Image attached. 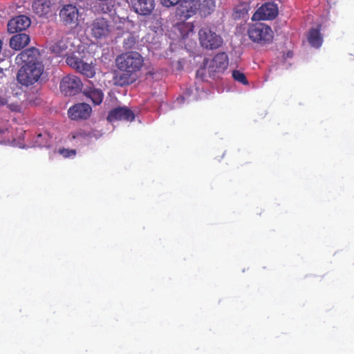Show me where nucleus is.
Returning <instances> with one entry per match:
<instances>
[{"label":"nucleus","instance_id":"21","mask_svg":"<svg viewBox=\"0 0 354 354\" xmlns=\"http://www.w3.org/2000/svg\"><path fill=\"white\" fill-rule=\"evenodd\" d=\"M69 136L72 140H86L93 136V133L90 131L84 129H79L70 133Z\"/></svg>","mask_w":354,"mask_h":354},{"label":"nucleus","instance_id":"13","mask_svg":"<svg viewBox=\"0 0 354 354\" xmlns=\"http://www.w3.org/2000/svg\"><path fill=\"white\" fill-rule=\"evenodd\" d=\"M51 0H35L32 3L33 12L39 17H47L52 13Z\"/></svg>","mask_w":354,"mask_h":354},{"label":"nucleus","instance_id":"23","mask_svg":"<svg viewBox=\"0 0 354 354\" xmlns=\"http://www.w3.org/2000/svg\"><path fill=\"white\" fill-rule=\"evenodd\" d=\"M31 24H7L8 30L10 33H17L25 30L30 26Z\"/></svg>","mask_w":354,"mask_h":354},{"label":"nucleus","instance_id":"22","mask_svg":"<svg viewBox=\"0 0 354 354\" xmlns=\"http://www.w3.org/2000/svg\"><path fill=\"white\" fill-rule=\"evenodd\" d=\"M194 28V24H174V25L175 30H178L183 38L187 37L189 32H192Z\"/></svg>","mask_w":354,"mask_h":354},{"label":"nucleus","instance_id":"27","mask_svg":"<svg viewBox=\"0 0 354 354\" xmlns=\"http://www.w3.org/2000/svg\"><path fill=\"white\" fill-rule=\"evenodd\" d=\"M232 75L235 81L241 83L243 85H248L249 84L245 75L238 70H234Z\"/></svg>","mask_w":354,"mask_h":354},{"label":"nucleus","instance_id":"5","mask_svg":"<svg viewBox=\"0 0 354 354\" xmlns=\"http://www.w3.org/2000/svg\"><path fill=\"white\" fill-rule=\"evenodd\" d=\"M71 33L69 28L65 24L63 28H60L57 33V40L53 41L49 46L50 53L61 56L68 48V35Z\"/></svg>","mask_w":354,"mask_h":354},{"label":"nucleus","instance_id":"31","mask_svg":"<svg viewBox=\"0 0 354 354\" xmlns=\"http://www.w3.org/2000/svg\"><path fill=\"white\" fill-rule=\"evenodd\" d=\"M96 1L101 2L102 3H109V2H111L113 0H95Z\"/></svg>","mask_w":354,"mask_h":354},{"label":"nucleus","instance_id":"1","mask_svg":"<svg viewBox=\"0 0 354 354\" xmlns=\"http://www.w3.org/2000/svg\"><path fill=\"white\" fill-rule=\"evenodd\" d=\"M144 63V57L137 51H129L118 55L115 66L118 71L113 77L115 84L125 86L135 83L139 78Z\"/></svg>","mask_w":354,"mask_h":354},{"label":"nucleus","instance_id":"11","mask_svg":"<svg viewBox=\"0 0 354 354\" xmlns=\"http://www.w3.org/2000/svg\"><path fill=\"white\" fill-rule=\"evenodd\" d=\"M91 111L88 104L77 103L69 108L68 115L71 120H86L90 117Z\"/></svg>","mask_w":354,"mask_h":354},{"label":"nucleus","instance_id":"14","mask_svg":"<svg viewBox=\"0 0 354 354\" xmlns=\"http://www.w3.org/2000/svg\"><path fill=\"white\" fill-rule=\"evenodd\" d=\"M306 39L311 47L319 48L324 42V37L321 33V25L317 28H310L306 34Z\"/></svg>","mask_w":354,"mask_h":354},{"label":"nucleus","instance_id":"4","mask_svg":"<svg viewBox=\"0 0 354 354\" xmlns=\"http://www.w3.org/2000/svg\"><path fill=\"white\" fill-rule=\"evenodd\" d=\"M198 36L201 45L206 49H216L223 44L222 37L208 27L201 28Z\"/></svg>","mask_w":354,"mask_h":354},{"label":"nucleus","instance_id":"15","mask_svg":"<svg viewBox=\"0 0 354 354\" xmlns=\"http://www.w3.org/2000/svg\"><path fill=\"white\" fill-rule=\"evenodd\" d=\"M59 17L64 22H77L79 20V10L75 6L67 4L60 10Z\"/></svg>","mask_w":354,"mask_h":354},{"label":"nucleus","instance_id":"25","mask_svg":"<svg viewBox=\"0 0 354 354\" xmlns=\"http://www.w3.org/2000/svg\"><path fill=\"white\" fill-rule=\"evenodd\" d=\"M138 37L133 35H129L124 39L123 48L125 50H130L135 47L136 44L138 42Z\"/></svg>","mask_w":354,"mask_h":354},{"label":"nucleus","instance_id":"26","mask_svg":"<svg viewBox=\"0 0 354 354\" xmlns=\"http://www.w3.org/2000/svg\"><path fill=\"white\" fill-rule=\"evenodd\" d=\"M233 19L246 21L249 19L248 10L245 8L236 9L233 13Z\"/></svg>","mask_w":354,"mask_h":354},{"label":"nucleus","instance_id":"2","mask_svg":"<svg viewBox=\"0 0 354 354\" xmlns=\"http://www.w3.org/2000/svg\"><path fill=\"white\" fill-rule=\"evenodd\" d=\"M249 39L254 43L264 46L272 42L274 32L266 24H251L248 30Z\"/></svg>","mask_w":354,"mask_h":354},{"label":"nucleus","instance_id":"3","mask_svg":"<svg viewBox=\"0 0 354 354\" xmlns=\"http://www.w3.org/2000/svg\"><path fill=\"white\" fill-rule=\"evenodd\" d=\"M44 66L42 62L23 65L17 73V80L23 85H32L39 80L44 73Z\"/></svg>","mask_w":354,"mask_h":354},{"label":"nucleus","instance_id":"10","mask_svg":"<svg viewBox=\"0 0 354 354\" xmlns=\"http://www.w3.org/2000/svg\"><path fill=\"white\" fill-rule=\"evenodd\" d=\"M133 112L127 106H118L109 112L107 120L110 122L115 120H125L131 122L134 120Z\"/></svg>","mask_w":354,"mask_h":354},{"label":"nucleus","instance_id":"16","mask_svg":"<svg viewBox=\"0 0 354 354\" xmlns=\"http://www.w3.org/2000/svg\"><path fill=\"white\" fill-rule=\"evenodd\" d=\"M135 11L141 15H148L154 9L153 0H135L133 3Z\"/></svg>","mask_w":354,"mask_h":354},{"label":"nucleus","instance_id":"29","mask_svg":"<svg viewBox=\"0 0 354 354\" xmlns=\"http://www.w3.org/2000/svg\"><path fill=\"white\" fill-rule=\"evenodd\" d=\"M181 0H160L162 5L165 7L169 8L177 5Z\"/></svg>","mask_w":354,"mask_h":354},{"label":"nucleus","instance_id":"6","mask_svg":"<svg viewBox=\"0 0 354 354\" xmlns=\"http://www.w3.org/2000/svg\"><path fill=\"white\" fill-rule=\"evenodd\" d=\"M82 83L81 80L75 75H67L64 77L59 84L61 92L65 96H73L78 93L82 88Z\"/></svg>","mask_w":354,"mask_h":354},{"label":"nucleus","instance_id":"19","mask_svg":"<svg viewBox=\"0 0 354 354\" xmlns=\"http://www.w3.org/2000/svg\"><path fill=\"white\" fill-rule=\"evenodd\" d=\"M91 34L96 39L106 37L110 32L108 24H91Z\"/></svg>","mask_w":354,"mask_h":354},{"label":"nucleus","instance_id":"7","mask_svg":"<svg viewBox=\"0 0 354 354\" xmlns=\"http://www.w3.org/2000/svg\"><path fill=\"white\" fill-rule=\"evenodd\" d=\"M66 62L68 66L87 77L91 78L95 75L92 64L84 62L80 57L74 54L68 56Z\"/></svg>","mask_w":354,"mask_h":354},{"label":"nucleus","instance_id":"24","mask_svg":"<svg viewBox=\"0 0 354 354\" xmlns=\"http://www.w3.org/2000/svg\"><path fill=\"white\" fill-rule=\"evenodd\" d=\"M195 13L196 8H193L192 6H191L189 8L183 6L181 8L178 10L177 12V14L179 15L184 21L193 16Z\"/></svg>","mask_w":354,"mask_h":354},{"label":"nucleus","instance_id":"33","mask_svg":"<svg viewBox=\"0 0 354 354\" xmlns=\"http://www.w3.org/2000/svg\"><path fill=\"white\" fill-rule=\"evenodd\" d=\"M2 73H3L2 69L0 68V74H2Z\"/></svg>","mask_w":354,"mask_h":354},{"label":"nucleus","instance_id":"20","mask_svg":"<svg viewBox=\"0 0 354 354\" xmlns=\"http://www.w3.org/2000/svg\"><path fill=\"white\" fill-rule=\"evenodd\" d=\"M216 3L214 0H203L199 4L198 13L201 17H207L211 15L215 10Z\"/></svg>","mask_w":354,"mask_h":354},{"label":"nucleus","instance_id":"8","mask_svg":"<svg viewBox=\"0 0 354 354\" xmlns=\"http://www.w3.org/2000/svg\"><path fill=\"white\" fill-rule=\"evenodd\" d=\"M204 64H207L208 72L210 75L214 73H223L227 68L229 59L227 55L223 52L217 53L208 63L207 59L204 60Z\"/></svg>","mask_w":354,"mask_h":354},{"label":"nucleus","instance_id":"28","mask_svg":"<svg viewBox=\"0 0 354 354\" xmlns=\"http://www.w3.org/2000/svg\"><path fill=\"white\" fill-rule=\"evenodd\" d=\"M8 22H31V18L29 15H19L10 19Z\"/></svg>","mask_w":354,"mask_h":354},{"label":"nucleus","instance_id":"32","mask_svg":"<svg viewBox=\"0 0 354 354\" xmlns=\"http://www.w3.org/2000/svg\"><path fill=\"white\" fill-rule=\"evenodd\" d=\"M4 104L3 99H2V98L0 97V105H1V104Z\"/></svg>","mask_w":354,"mask_h":354},{"label":"nucleus","instance_id":"17","mask_svg":"<svg viewBox=\"0 0 354 354\" xmlns=\"http://www.w3.org/2000/svg\"><path fill=\"white\" fill-rule=\"evenodd\" d=\"M30 36L26 33H17L10 39V46L16 50H19L29 44Z\"/></svg>","mask_w":354,"mask_h":354},{"label":"nucleus","instance_id":"18","mask_svg":"<svg viewBox=\"0 0 354 354\" xmlns=\"http://www.w3.org/2000/svg\"><path fill=\"white\" fill-rule=\"evenodd\" d=\"M83 94L89 98L94 105H99L104 99V93L100 88L93 86H86L83 91Z\"/></svg>","mask_w":354,"mask_h":354},{"label":"nucleus","instance_id":"9","mask_svg":"<svg viewBox=\"0 0 354 354\" xmlns=\"http://www.w3.org/2000/svg\"><path fill=\"white\" fill-rule=\"evenodd\" d=\"M278 15V7L274 3H266L263 4L254 13L252 21L273 20Z\"/></svg>","mask_w":354,"mask_h":354},{"label":"nucleus","instance_id":"30","mask_svg":"<svg viewBox=\"0 0 354 354\" xmlns=\"http://www.w3.org/2000/svg\"><path fill=\"white\" fill-rule=\"evenodd\" d=\"M59 152L63 155L64 157H69L71 156H74L76 153L75 150H68V149H60Z\"/></svg>","mask_w":354,"mask_h":354},{"label":"nucleus","instance_id":"12","mask_svg":"<svg viewBox=\"0 0 354 354\" xmlns=\"http://www.w3.org/2000/svg\"><path fill=\"white\" fill-rule=\"evenodd\" d=\"M17 63H24V65H30L33 63L42 62L40 57L39 49L30 47L22 50L17 57Z\"/></svg>","mask_w":354,"mask_h":354}]
</instances>
